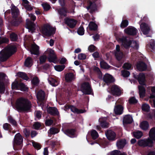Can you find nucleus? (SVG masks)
<instances>
[{"label":"nucleus","instance_id":"nucleus-35","mask_svg":"<svg viewBox=\"0 0 155 155\" xmlns=\"http://www.w3.org/2000/svg\"><path fill=\"white\" fill-rule=\"evenodd\" d=\"M133 134L134 137L137 138H140L143 135V133L140 131H137L133 132Z\"/></svg>","mask_w":155,"mask_h":155},{"label":"nucleus","instance_id":"nucleus-21","mask_svg":"<svg viewBox=\"0 0 155 155\" xmlns=\"http://www.w3.org/2000/svg\"><path fill=\"white\" fill-rule=\"evenodd\" d=\"M120 46L117 45L116 46V51L115 53V56L118 60H120L123 57V54L120 50Z\"/></svg>","mask_w":155,"mask_h":155},{"label":"nucleus","instance_id":"nucleus-61","mask_svg":"<svg viewBox=\"0 0 155 155\" xmlns=\"http://www.w3.org/2000/svg\"><path fill=\"white\" fill-rule=\"evenodd\" d=\"M32 144L33 147L37 149H39L41 148V146L40 144L37 143L33 142H32Z\"/></svg>","mask_w":155,"mask_h":155},{"label":"nucleus","instance_id":"nucleus-6","mask_svg":"<svg viewBox=\"0 0 155 155\" xmlns=\"http://www.w3.org/2000/svg\"><path fill=\"white\" fill-rule=\"evenodd\" d=\"M81 90L86 94H90L92 92L91 85L88 82H84L81 84Z\"/></svg>","mask_w":155,"mask_h":155},{"label":"nucleus","instance_id":"nucleus-3","mask_svg":"<svg viewBox=\"0 0 155 155\" xmlns=\"http://www.w3.org/2000/svg\"><path fill=\"white\" fill-rule=\"evenodd\" d=\"M12 14V18L14 19L12 21V23L15 25H18L19 22L20 17L18 16L19 10L17 7L12 5L11 8Z\"/></svg>","mask_w":155,"mask_h":155},{"label":"nucleus","instance_id":"nucleus-16","mask_svg":"<svg viewBox=\"0 0 155 155\" xmlns=\"http://www.w3.org/2000/svg\"><path fill=\"white\" fill-rule=\"evenodd\" d=\"M30 52L32 54L38 55L39 54V47L35 44L31 45Z\"/></svg>","mask_w":155,"mask_h":155},{"label":"nucleus","instance_id":"nucleus-44","mask_svg":"<svg viewBox=\"0 0 155 155\" xmlns=\"http://www.w3.org/2000/svg\"><path fill=\"white\" fill-rule=\"evenodd\" d=\"M150 108L149 105L147 104H144L142 106V110L146 112H148Z\"/></svg>","mask_w":155,"mask_h":155},{"label":"nucleus","instance_id":"nucleus-43","mask_svg":"<svg viewBox=\"0 0 155 155\" xmlns=\"http://www.w3.org/2000/svg\"><path fill=\"white\" fill-rule=\"evenodd\" d=\"M100 65L101 67L104 69H108L110 68V66L104 61L101 62Z\"/></svg>","mask_w":155,"mask_h":155},{"label":"nucleus","instance_id":"nucleus-52","mask_svg":"<svg viewBox=\"0 0 155 155\" xmlns=\"http://www.w3.org/2000/svg\"><path fill=\"white\" fill-rule=\"evenodd\" d=\"M5 89L4 84L3 82H0V93H4Z\"/></svg>","mask_w":155,"mask_h":155},{"label":"nucleus","instance_id":"nucleus-40","mask_svg":"<svg viewBox=\"0 0 155 155\" xmlns=\"http://www.w3.org/2000/svg\"><path fill=\"white\" fill-rule=\"evenodd\" d=\"M65 67V66L64 65H57L54 67L55 70L58 71H62L64 69Z\"/></svg>","mask_w":155,"mask_h":155},{"label":"nucleus","instance_id":"nucleus-64","mask_svg":"<svg viewBox=\"0 0 155 155\" xmlns=\"http://www.w3.org/2000/svg\"><path fill=\"white\" fill-rule=\"evenodd\" d=\"M11 127L10 124L8 123H5L3 125V128L5 130H9V128Z\"/></svg>","mask_w":155,"mask_h":155},{"label":"nucleus","instance_id":"nucleus-62","mask_svg":"<svg viewBox=\"0 0 155 155\" xmlns=\"http://www.w3.org/2000/svg\"><path fill=\"white\" fill-rule=\"evenodd\" d=\"M100 124L103 128H107L108 127V124L105 121L101 122Z\"/></svg>","mask_w":155,"mask_h":155},{"label":"nucleus","instance_id":"nucleus-34","mask_svg":"<svg viewBox=\"0 0 155 155\" xmlns=\"http://www.w3.org/2000/svg\"><path fill=\"white\" fill-rule=\"evenodd\" d=\"M139 94L140 97H143L145 95V90L144 87L142 86H139Z\"/></svg>","mask_w":155,"mask_h":155},{"label":"nucleus","instance_id":"nucleus-56","mask_svg":"<svg viewBox=\"0 0 155 155\" xmlns=\"http://www.w3.org/2000/svg\"><path fill=\"white\" fill-rule=\"evenodd\" d=\"M41 124L40 123L35 122L34 123L33 126V127L35 129L38 130L41 127Z\"/></svg>","mask_w":155,"mask_h":155},{"label":"nucleus","instance_id":"nucleus-22","mask_svg":"<svg viewBox=\"0 0 155 155\" xmlns=\"http://www.w3.org/2000/svg\"><path fill=\"white\" fill-rule=\"evenodd\" d=\"M123 110V107L122 105L117 104L114 107V111L115 114L120 115L122 113Z\"/></svg>","mask_w":155,"mask_h":155},{"label":"nucleus","instance_id":"nucleus-25","mask_svg":"<svg viewBox=\"0 0 155 155\" xmlns=\"http://www.w3.org/2000/svg\"><path fill=\"white\" fill-rule=\"evenodd\" d=\"M37 97L38 101H43L45 97V93L42 90L39 91L37 93Z\"/></svg>","mask_w":155,"mask_h":155},{"label":"nucleus","instance_id":"nucleus-4","mask_svg":"<svg viewBox=\"0 0 155 155\" xmlns=\"http://www.w3.org/2000/svg\"><path fill=\"white\" fill-rule=\"evenodd\" d=\"M138 145L140 146L145 147L148 146L151 147L153 146V142L150 138L147 139L140 140L138 141Z\"/></svg>","mask_w":155,"mask_h":155},{"label":"nucleus","instance_id":"nucleus-46","mask_svg":"<svg viewBox=\"0 0 155 155\" xmlns=\"http://www.w3.org/2000/svg\"><path fill=\"white\" fill-rule=\"evenodd\" d=\"M39 81L37 77H35L33 78L31 82L32 84L35 85H37L39 83Z\"/></svg>","mask_w":155,"mask_h":155},{"label":"nucleus","instance_id":"nucleus-45","mask_svg":"<svg viewBox=\"0 0 155 155\" xmlns=\"http://www.w3.org/2000/svg\"><path fill=\"white\" fill-rule=\"evenodd\" d=\"M128 25V21L126 20H123L120 24V27L124 28L126 27Z\"/></svg>","mask_w":155,"mask_h":155},{"label":"nucleus","instance_id":"nucleus-14","mask_svg":"<svg viewBox=\"0 0 155 155\" xmlns=\"http://www.w3.org/2000/svg\"><path fill=\"white\" fill-rule=\"evenodd\" d=\"M87 8L91 14H93L97 10V6L95 4L91 2H89Z\"/></svg>","mask_w":155,"mask_h":155},{"label":"nucleus","instance_id":"nucleus-29","mask_svg":"<svg viewBox=\"0 0 155 155\" xmlns=\"http://www.w3.org/2000/svg\"><path fill=\"white\" fill-rule=\"evenodd\" d=\"M140 127L142 130H146L148 129L149 127V125L147 122L143 121L140 123Z\"/></svg>","mask_w":155,"mask_h":155},{"label":"nucleus","instance_id":"nucleus-31","mask_svg":"<svg viewBox=\"0 0 155 155\" xmlns=\"http://www.w3.org/2000/svg\"><path fill=\"white\" fill-rule=\"evenodd\" d=\"M58 12L61 18L66 16L67 11L66 9L64 8H60L58 10Z\"/></svg>","mask_w":155,"mask_h":155},{"label":"nucleus","instance_id":"nucleus-19","mask_svg":"<svg viewBox=\"0 0 155 155\" xmlns=\"http://www.w3.org/2000/svg\"><path fill=\"white\" fill-rule=\"evenodd\" d=\"M64 78L66 82H69L74 80L75 79V76L73 73H69L65 74Z\"/></svg>","mask_w":155,"mask_h":155},{"label":"nucleus","instance_id":"nucleus-24","mask_svg":"<svg viewBox=\"0 0 155 155\" xmlns=\"http://www.w3.org/2000/svg\"><path fill=\"white\" fill-rule=\"evenodd\" d=\"M47 112L48 113L52 115H58L59 113L57 109L55 107H49L47 109Z\"/></svg>","mask_w":155,"mask_h":155},{"label":"nucleus","instance_id":"nucleus-49","mask_svg":"<svg viewBox=\"0 0 155 155\" xmlns=\"http://www.w3.org/2000/svg\"><path fill=\"white\" fill-rule=\"evenodd\" d=\"M137 102V100L134 97H131L129 100V102L130 104H134Z\"/></svg>","mask_w":155,"mask_h":155},{"label":"nucleus","instance_id":"nucleus-27","mask_svg":"<svg viewBox=\"0 0 155 155\" xmlns=\"http://www.w3.org/2000/svg\"><path fill=\"white\" fill-rule=\"evenodd\" d=\"M132 121V118L130 115H125L123 119V122L126 124H130Z\"/></svg>","mask_w":155,"mask_h":155},{"label":"nucleus","instance_id":"nucleus-9","mask_svg":"<svg viewBox=\"0 0 155 155\" xmlns=\"http://www.w3.org/2000/svg\"><path fill=\"white\" fill-rule=\"evenodd\" d=\"M140 29L143 34L144 35L148 34L150 30V27L146 23L143 22L140 25Z\"/></svg>","mask_w":155,"mask_h":155},{"label":"nucleus","instance_id":"nucleus-38","mask_svg":"<svg viewBox=\"0 0 155 155\" xmlns=\"http://www.w3.org/2000/svg\"><path fill=\"white\" fill-rule=\"evenodd\" d=\"M17 75L23 79L27 80L28 79V78L27 76L23 72H19L18 73Z\"/></svg>","mask_w":155,"mask_h":155},{"label":"nucleus","instance_id":"nucleus-23","mask_svg":"<svg viewBox=\"0 0 155 155\" xmlns=\"http://www.w3.org/2000/svg\"><path fill=\"white\" fill-rule=\"evenodd\" d=\"M137 68L139 71H143L147 69V66L144 62H139L137 65Z\"/></svg>","mask_w":155,"mask_h":155},{"label":"nucleus","instance_id":"nucleus-7","mask_svg":"<svg viewBox=\"0 0 155 155\" xmlns=\"http://www.w3.org/2000/svg\"><path fill=\"white\" fill-rule=\"evenodd\" d=\"M46 54L48 55V59L49 62L55 63L57 57L54 50L48 48L46 51Z\"/></svg>","mask_w":155,"mask_h":155},{"label":"nucleus","instance_id":"nucleus-59","mask_svg":"<svg viewBox=\"0 0 155 155\" xmlns=\"http://www.w3.org/2000/svg\"><path fill=\"white\" fill-rule=\"evenodd\" d=\"M122 74L124 77H127L130 75V72L125 70L122 71Z\"/></svg>","mask_w":155,"mask_h":155},{"label":"nucleus","instance_id":"nucleus-30","mask_svg":"<svg viewBox=\"0 0 155 155\" xmlns=\"http://www.w3.org/2000/svg\"><path fill=\"white\" fill-rule=\"evenodd\" d=\"M33 64V60L32 58L30 57H28L25 60L24 64L27 67H30Z\"/></svg>","mask_w":155,"mask_h":155},{"label":"nucleus","instance_id":"nucleus-12","mask_svg":"<svg viewBox=\"0 0 155 155\" xmlns=\"http://www.w3.org/2000/svg\"><path fill=\"white\" fill-rule=\"evenodd\" d=\"M65 107L66 109H70L72 112L77 114L82 113L86 112L85 110H79L75 106L73 105H67Z\"/></svg>","mask_w":155,"mask_h":155},{"label":"nucleus","instance_id":"nucleus-11","mask_svg":"<svg viewBox=\"0 0 155 155\" xmlns=\"http://www.w3.org/2000/svg\"><path fill=\"white\" fill-rule=\"evenodd\" d=\"M103 80L107 84L114 82L115 81L114 78L111 75L108 74H106L104 75Z\"/></svg>","mask_w":155,"mask_h":155},{"label":"nucleus","instance_id":"nucleus-48","mask_svg":"<svg viewBox=\"0 0 155 155\" xmlns=\"http://www.w3.org/2000/svg\"><path fill=\"white\" fill-rule=\"evenodd\" d=\"M19 86L21 90L22 91H26L28 89L27 87L22 83H19Z\"/></svg>","mask_w":155,"mask_h":155},{"label":"nucleus","instance_id":"nucleus-57","mask_svg":"<svg viewBox=\"0 0 155 155\" xmlns=\"http://www.w3.org/2000/svg\"><path fill=\"white\" fill-rule=\"evenodd\" d=\"M8 39L6 38L3 37H0V44L6 43L8 42Z\"/></svg>","mask_w":155,"mask_h":155},{"label":"nucleus","instance_id":"nucleus-36","mask_svg":"<svg viewBox=\"0 0 155 155\" xmlns=\"http://www.w3.org/2000/svg\"><path fill=\"white\" fill-rule=\"evenodd\" d=\"M64 133L72 137L75 134V130L74 129H68L64 131Z\"/></svg>","mask_w":155,"mask_h":155},{"label":"nucleus","instance_id":"nucleus-20","mask_svg":"<svg viewBox=\"0 0 155 155\" xmlns=\"http://www.w3.org/2000/svg\"><path fill=\"white\" fill-rule=\"evenodd\" d=\"M105 134L107 138L109 140H113L115 139L116 134L111 130H107L105 132Z\"/></svg>","mask_w":155,"mask_h":155},{"label":"nucleus","instance_id":"nucleus-63","mask_svg":"<svg viewBox=\"0 0 155 155\" xmlns=\"http://www.w3.org/2000/svg\"><path fill=\"white\" fill-rule=\"evenodd\" d=\"M78 58L79 59L84 60L86 58V56L84 54L81 53L78 54Z\"/></svg>","mask_w":155,"mask_h":155},{"label":"nucleus","instance_id":"nucleus-39","mask_svg":"<svg viewBox=\"0 0 155 155\" xmlns=\"http://www.w3.org/2000/svg\"><path fill=\"white\" fill-rule=\"evenodd\" d=\"M130 46L135 49L137 50L139 48L138 44L135 41H130Z\"/></svg>","mask_w":155,"mask_h":155},{"label":"nucleus","instance_id":"nucleus-33","mask_svg":"<svg viewBox=\"0 0 155 155\" xmlns=\"http://www.w3.org/2000/svg\"><path fill=\"white\" fill-rule=\"evenodd\" d=\"M88 26L91 30L96 31L97 28V25L93 21H91L89 22Z\"/></svg>","mask_w":155,"mask_h":155},{"label":"nucleus","instance_id":"nucleus-50","mask_svg":"<svg viewBox=\"0 0 155 155\" xmlns=\"http://www.w3.org/2000/svg\"><path fill=\"white\" fill-rule=\"evenodd\" d=\"M59 132L57 128H51L49 130V133L51 134H54Z\"/></svg>","mask_w":155,"mask_h":155},{"label":"nucleus","instance_id":"nucleus-37","mask_svg":"<svg viewBox=\"0 0 155 155\" xmlns=\"http://www.w3.org/2000/svg\"><path fill=\"white\" fill-rule=\"evenodd\" d=\"M48 81L49 83L54 86H57L58 84V82L56 80L52 78H49Z\"/></svg>","mask_w":155,"mask_h":155},{"label":"nucleus","instance_id":"nucleus-13","mask_svg":"<svg viewBox=\"0 0 155 155\" xmlns=\"http://www.w3.org/2000/svg\"><path fill=\"white\" fill-rule=\"evenodd\" d=\"M23 141V139L22 136L20 133H18L15 136L14 139V145H21Z\"/></svg>","mask_w":155,"mask_h":155},{"label":"nucleus","instance_id":"nucleus-18","mask_svg":"<svg viewBox=\"0 0 155 155\" xmlns=\"http://www.w3.org/2000/svg\"><path fill=\"white\" fill-rule=\"evenodd\" d=\"M125 33L130 35H134L136 34L137 30L135 28L131 27L129 26L124 30Z\"/></svg>","mask_w":155,"mask_h":155},{"label":"nucleus","instance_id":"nucleus-42","mask_svg":"<svg viewBox=\"0 0 155 155\" xmlns=\"http://www.w3.org/2000/svg\"><path fill=\"white\" fill-rule=\"evenodd\" d=\"M91 135L92 138L94 139L97 138L98 137V134L97 132L95 130L91 131Z\"/></svg>","mask_w":155,"mask_h":155},{"label":"nucleus","instance_id":"nucleus-8","mask_svg":"<svg viewBox=\"0 0 155 155\" xmlns=\"http://www.w3.org/2000/svg\"><path fill=\"white\" fill-rule=\"evenodd\" d=\"M110 93L114 96H118L121 94V91L118 86L113 85L110 88Z\"/></svg>","mask_w":155,"mask_h":155},{"label":"nucleus","instance_id":"nucleus-10","mask_svg":"<svg viewBox=\"0 0 155 155\" xmlns=\"http://www.w3.org/2000/svg\"><path fill=\"white\" fill-rule=\"evenodd\" d=\"M65 23L71 28L75 27L77 22V20L73 19L66 18L65 19Z\"/></svg>","mask_w":155,"mask_h":155},{"label":"nucleus","instance_id":"nucleus-32","mask_svg":"<svg viewBox=\"0 0 155 155\" xmlns=\"http://www.w3.org/2000/svg\"><path fill=\"white\" fill-rule=\"evenodd\" d=\"M126 144V141L125 139L120 140L117 142V145L118 148H122Z\"/></svg>","mask_w":155,"mask_h":155},{"label":"nucleus","instance_id":"nucleus-1","mask_svg":"<svg viewBox=\"0 0 155 155\" xmlns=\"http://www.w3.org/2000/svg\"><path fill=\"white\" fill-rule=\"evenodd\" d=\"M31 106V103L28 99L21 97L16 100L15 107L19 111H25L29 110Z\"/></svg>","mask_w":155,"mask_h":155},{"label":"nucleus","instance_id":"nucleus-2","mask_svg":"<svg viewBox=\"0 0 155 155\" xmlns=\"http://www.w3.org/2000/svg\"><path fill=\"white\" fill-rule=\"evenodd\" d=\"M16 51L15 46L9 45L0 52V61L3 62L7 60Z\"/></svg>","mask_w":155,"mask_h":155},{"label":"nucleus","instance_id":"nucleus-58","mask_svg":"<svg viewBox=\"0 0 155 155\" xmlns=\"http://www.w3.org/2000/svg\"><path fill=\"white\" fill-rule=\"evenodd\" d=\"M18 82L17 81L14 82H13L12 85V89H18Z\"/></svg>","mask_w":155,"mask_h":155},{"label":"nucleus","instance_id":"nucleus-60","mask_svg":"<svg viewBox=\"0 0 155 155\" xmlns=\"http://www.w3.org/2000/svg\"><path fill=\"white\" fill-rule=\"evenodd\" d=\"M131 65L129 63H125L123 66V68L129 70L130 68Z\"/></svg>","mask_w":155,"mask_h":155},{"label":"nucleus","instance_id":"nucleus-15","mask_svg":"<svg viewBox=\"0 0 155 155\" xmlns=\"http://www.w3.org/2000/svg\"><path fill=\"white\" fill-rule=\"evenodd\" d=\"M119 41L122 43V45L126 48H129L130 46V41L127 40L125 37L120 38Z\"/></svg>","mask_w":155,"mask_h":155},{"label":"nucleus","instance_id":"nucleus-47","mask_svg":"<svg viewBox=\"0 0 155 155\" xmlns=\"http://www.w3.org/2000/svg\"><path fill=\"white\" fill-rule=\"evenodd\" d=\"M10 38L12 41H15L18 39V36L16 34L12 33L10 35Z\"/></svg>","mask_w":155,"mask_h":155},{"label":"nucleus","instance_id":"nucleus-41","mask_svg":"<svg viewBox=\"0 0 155 155\" xmlns=\"http://www.w3.org/2000/svg\"><path fill=\"white\" fill-rule=\"evenodd\" d=\"M8 122L12 125L16 126L17 125V123L16 121L11 117L9 116L8 117Z\"/></svg>","mask_w":155,"mask_h":155},{"label":"nucleus","instance_id":"nucleus-26","mask_svg":"<svg viewBox=\"0 0 155 155\" xmlns=\"http://www.w3.org/2000/svg\"><path fill=\"white\" fill-rule=\"evenodd\" d=\"M137 79L140 84H144L145 76L143 73H141L139 74L138 76Z\"/></svg>","mask_w":155,"mask_h":155},{"label":"nucleus","instance_id":"nucleus-28","mask_svg":"<svg viewBox=\"0 0 155 155\" xmlns=\"http://www.w3.org/2000/svg\"><path fill=\"white\" fill-rule=\"evenodd\" d=\"M149 138L153 141H155V127H153L150 130L149 132Z\"/></svg>","mask_w":155,"mask_h":155},{"label":"nucleus","instance_id":"nucleus-5","mask_svg":"<svg viewBox=\"0 0 155 155\" xmlns=\"http://www.w3.org/2000/svg\"><path fill=\"white\" fill-rule=\"evenodd\" d=\"M43 34L47 36H50L55 32V29L49 25L44 26L42 29Z\"/></svg>","mask_w":155,"mask_h":155},{"label":"nucleus","instance_id":"nucleus-17","mask_svg":"<svg viewBox=\"0 0 155 155\" xmlns=\"http://www.w3.org/2000/svg\"><path fill=\"white\" fill-rule=\"evenodd\" d=\"M26 25L28 28L31 33L33 32L35 30V25L34 23L30 21L29 19H27L26 20Z\"/></svg>","mask_w":155,"mask_h":155},{"label":"nucleus","instance_id":"nucleus-51","mask_svg":"<svg viewBox=\"0 0 155 155\" xmlns=\"http://www.w3.org/2000/svg\"><path fill=\"white\" fill-rule=\"evenodd\" d=\"M42 5L44 10L45 11H48L51 8L50 5L46 3H43L42 4Z\"/></svg>","mask_w":155,"mask_h":155},{"label":"nucleus","instance_id":"nucleus-53","mask_svg":"<svg viewBox=\"0 0 155 155\" xmlns=\"http://www.w3.org/2000/svg\"><path fill=\"white\" fill-rule=\"evenodd\" d=\"M96 47L92 45H90L88 48V50L91 52H92L95 51L96 50Z\"/></svg>","mask_w":155,"mask_h":155},{"label":"nucleus","instance_id":"nucleus-55","mask_svg":"<svg viewBox=\"0 0 155 155\" xmlns=\"http://www.w3.org/2000/svg\"><path fill=\"white\" fill-rule=\"evenodd\" d=\"M47 59V57L45 55H43L40 56L39 58L41 64L44 63Z\"/></svg>","mask_w":155,"mask_h":155},{"label":"nucleus","instance_id":"nucleus-54","mask_svg":"<svg viewBox=\"0 0 155 155\" xmlns=\"http://www.w3.org/2000/svg\"><path fill=\"white\" fill-rule=\"evenodd\" d=\"M78 34L80 35H82L84 34V30L83 27H81L78 29Z\"/></svg>","mask_w":155,"mask_h":155}]
</instances>
